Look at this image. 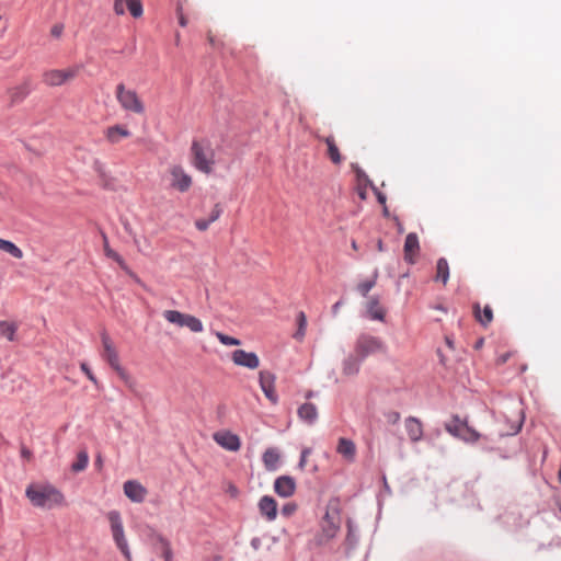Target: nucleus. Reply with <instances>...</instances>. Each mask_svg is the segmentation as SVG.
Masks as SVG:
<instances>
[{
    "label": "nucleus",
    "instance_id": "obj_52",
    "mask_svg": "<svg viewBox=\"0 0 561 561\" xmlns=\"http://www.w3.org/2000/svg\"><path fill=\"white\" fill-rule=\"evenodd\" d=\"M377 249H378V251H380V252H381V251H383V244H382V241H381V240H378V242H377Z\"/></svg>",
    "mask_w": 561,
    "mask_h": 561
},
{
    "label": "nucleus",
    "instance_id": "obj_3",
    "mask_svg": "<svg viewBox=\"0 0 561 561\" xmlns=\"http://www.w3.org/2000/svg\"><path fill=\"white\" fill-rule=\"evenodd\" d=\"M192 164L201 172L209 174L215 164V151L206 140H194L191 147Z\"/></svg>",
    "mask_w": 561,
    "mask_h": 561
},
{
    "label": "nucleus",
    "instance_id": "obj_45",
    "mask_svg": "<svg viewBox=\"0 0 561 561\" xmlns=\"http://www.w3.org/2000/svg\"><path fill=\"white\" fill-rule=\"evenodd\" d=\"M81 369L84 371V374L87 375V377L93 381L94 383H96V379L94 377V375L92 374V371L90 370V368L88 367L87 364L82 363L81 364Z\"/></svg>",
    "mask_w": 561,
    "mask_h": 561
},
{
    "label": "nucleus",
    "instance_id": "obj_18",
    "mask_svg": "<svg viewBox=\"0 0 561 561\" xmlns=\"http://www.w3.org/2000/svg\"><path fill=\"white\" fill-rule=\"evenodd\" d=\"M70 78L69 70H47L43 73V82L48 87H59Z\"/></svg>",
    "mask_w": 561,
    "mask_h": 561
},
{
    "label": "nucleus",
    "instance_id": "obj_50",
    "mask_svg": "<svg viewBox=\"0 0 561 561\" xmlns=\"http://www.w3.org/2000/svg\"><path fill=\"white\" fill-rule=\"evenodd\" d=\"M399 420H400V413H398V412H392L388 416V421L393 424H396Z\"/></svg>",
    "mask_w": 561,
    "mask_h": 561
},
{
    "label": "nucleus",
    "instance_id": "obj_20",
    "mask_svg": "<svg viewBox=\"0 0 561 561\" xmlns=\"http://www.w3.org/2000/svg\"><path fill=\"white\" fill-rule=\"evenodd\" d=\"M298 417L308 425H313L318 420V409L316 404L306 402L297 410Z\"/></svg>",
    "mask_w": 561,
    "mask_h": 561
},
{
    "label": "nucleus",
    "instance_id": "obj_5",
    "mask_svg": "<svg viewBox=\"0 0 561 561\" xmlns=\"http://www.w3.org/2000/svg\"><path fill=\"white\" fill-rule=\"evenodd\" d=\"M107 519L111 526V533L117 549L125 557L126 561H131V553L124 533V526L121 514L117 511L107 513Z\"/></svg>",
    "mask_w": 561,
    "mask_h": 561
},
{
    "label": "nucleus",
    "instance_id": "obj_51",
    "mask_svg": "<svg viewBox=\"0 0 561 561\" xmlns=\"http://www.w3.org/2000/svg\"><path fill=\"white\" fill-rule=\"evenodd\" d=\"M445 341L448 347L454 348V342L450 337L446 336Z\"/></svg>",
    "mask_w": 561,
    "mask_h": 561
},
{
    "label": "nucleus",
    "instance_id": "obj_49",
    "mask_svg": "<svg viewBox=\"0 0 561 561\" xmlns=\"http://www.w3.org/2000/svg\"><path fill=\"white\" fill-rule=\"evenodd\" d=\"M21 456H22L23 458H25V459L30 460V459L32 458V451H31L28 448H26V447H24V446H23V447L21 448Z\"/></svg>",
    "mask_w": 561,
    "mask_h": 561
},
{
    "label": "nucleus",
    "instance_id": "obj_1",
    "mask_svg": "<svg viewBox=\"0 0 561 561\" xmlns=\"http://www.w3.org/2000/svg\"><path fill=\"white\" fill-rule=\"evenodd\" d=\"M25 496L36 508L54 510L66 505L65 495L53 484L33 482L25 490Z\"/></svg>",
    "mask_w": 561,
    "mask_h": 561
},
{
    "label": "nucleus",
    "instance_id": "obj_40",
    "mask_svg": "<svg viewBox=\"0 0 561 561\" xmlns=\"http://www.w3.org/2000/svg\"><path fill=\"white\" fill-rule=\"evenodd\" d=\"M297 510H298V506L296 503L288 502L285 505H283V507L280 508V513L285 517H290L291 515H294L296 513Z\"/></svg>",
    "mask_w": 561,
    "mask_h": 561
},
{
    "label": "nucleus",
    "instance_id": "obj_57",
    "mask_svg": "<svg viewBox=\"0 0 561 561\" xmlns=\"http://www.w3.org/2000/svg\"><path fill=\"white\" fill-rule=\"evenodd\" d=\"M339 306H340V302H336V304L333 306L334 310L339 309Z\"/></svg>",
    "mask_w": 561,
    "mask_h": 561
},
{
    "label": "nucleus",
    "instance_id": "obj_37",
    "mask_svg": "<svg viewBox=\"0 0 561 561\" xmlns=\"http://www.w3.org/2000/svg\"><path fill=\"white\" fill-rule=\"evenodd\" d=\"M158 543L160 546V549L162 551V556L165 561L172 560V549L169 540H167L164 537L159 536L158 537Z\"/></svg>",
    "mask_w": 561,
    "mask_h": 561
},
{
    "label": "nucleus",
    "instance_id": "obj_48",
    "mask_svg": "<svg viewBox=\"0 0 561 561\" xmlns=\"http://www.w3.org/2000/svg\"><path fill=\"white\" fill-rule=\"evenodd\" d=\"M310 450L309 449H305L302 450L301 453V457H300V462H299V466L301 468H304L306 466V462H307V457L309 455Z\"/></svg>",
    "mask_w": 561,
    "mask_h": 561
},
{
    "label": "nucleus",
    "instance_id": "obj_28",
    "mask_svg": "<svg viewBox=\"0 0 561 561\" xmlns=\"http://www.w3.org/2000/svg\"><path fill=\"white\" fill-rule=\"evenodd\" d=\"M279 461V454L275 448H268L263 454V462L266 469L275 470Z\"/></svg>",
    "mask_w": 561,
    "mask_h": 561
},
{
    "label": "nucleus",
    "instance_id": "obj_44",
    "mask_svg": "<svg viewBox=\"0 0 561 561\" xmlns=\"http://www.w3.org/2000/svg\"><path fill=\"white\" fill-rule=\"evenodd\" d=\"M221 211H222V210H221L220 206H219L218 204H217V205H215V207H214V209L211 210V214H210V216H209V218H208V219H209V221H210V222L216 221V220L220 217Z\"/></svg>",
    "mask_w": 561,
    "mask_h": 561
},
{
    "label": "nucleus",
    "instance_id": "obj_9",
    "mask_svg": "<svg viewBox=\"0 0 561 561\" xmlns=\"http://www.w3.org/2000/svg\"><path fill=\"white\" fill-rule=\"evenodd\" d=\"M102 346H103V358L108 363V365L121 376L125 377L126 371L122 368L119 364L118 353L116 347L107 334H102Z\"/></svg>",
    "mask_w": 561,
    "mask_h": 561
},
{
    "label": "nucleus",
    "instance_id": "obj_23",
    "mask_svg": "<svg viewBox=\"0 0 561 561\" xmlns=\"http://www.w3.org/2000/svg\"><path fill=\"white\" fill-rule=\"evenodd\" d=\"M8 93L10 95V105L13 106L27 98L30 94V82L26 80L23 83L11 88Z\"/></svg>",
    "mask_w": 561,
    "mask_h": 561
},
{
    "label": "nucleus",
    "instance_id": "obj_27",
    "mask_svg": "<svg viewBox=\"0 0 561 561\" xmlns=\"http://www.w3.org/2000/svg\"><path fill=\"white\" fill-rule=\"evenodd\" d=\"M103 242H104V247H103L104 248V254L107 257H110V259L114 260L115 262H117L123 270H125L128 273H130L129 270H128V266L126 265V263L124 261V259L116 251H114L110 247L108 241H107V237L105 234H103Z\"/></svg>",
    "mask_w": 561,
    "mask_h": 561
},
{
    "label": "nucleus",
    "instance_id": "obj_22",
    "mask_svg": "<svg viewBox=\"0 0 561 561\" xmlns=\"http://www.w3.org/2000/svg\"><path fill=\"white\" fill-rule=\"evenodd\" d=\"M363 359L354 354L348 355L342 363V373L344 376H355L359 373L360 364Z\"/></svg>",
    "mask_w": 561,
    "mask_h": 561
},
{
    "label": "nucleus",
    "instance_id": "obj_26",
    "mask_svg": "<svg viewBox=\"0 0 561 561\" xmlns=\"http://www.w3.org/2000/svg\"><path fill=\"white\" fill-rule=\"evenodd\" d=\"M436 282H442L443 285H446L449 279V265L445 257L438 259L436 263V274L435 278Z\"/></svg>",
    "mask_w": 561,
    "mask_h": 561
},
{
    "label": "nucleus",
    "instance_id": "obj_14",
    "mask_svg": "<svg viewBox=\"0 0 561 561\" xmlns=\"http://www.w3.org/2000/svg\"><path fill=\"white\" fill-rule=\"evenodd\" d=\"M259 512L267 522H274L277 517V502L270 495H264L257 503Z\"/></svg>",
    "mask_w": 561,
    "mask_h": 561
},
{
    "label": "nucleus",
    "instance_id": "obj_54",
    "mask_svg": "<svg viewBox=\"0 0 561 561\" xmlns=\"http://www.w3.org/2000/svg\"><path fill=\"white\" fill-rule=\"evenodd\" d=\"M313 397V392L311 390H309L307 393H306V399H310Z\"/></svg>",
    "mask_w": 561,
    "mask_h": 561
},
{
    "label": "nucleus",
    "instance_id": "obj_34",
    "mask_svg": "<svg viewBox=\"0 0 561 561\" xmlns=\"http://www.w3.org/2000/svg\"><path fill=\"white\" fill-rule=\"evenodd\" d=\"M298 321V330L294 334V337L298 341H301L306 334V328H307V317L305 312L300 311L297 316Z\"/></svg>",
    "mask_w": 561,
    "mask_h": 561
},
{
    "label": "nucleus",
    "instance_id": "obj_12",
    "mask_svg": "<svg viewBox=\"0 0 561 561\" xmlns=\"http://www.w3.org/2000/svg\"><path fill=\"white\" fill-rule=\"evenodd\" d=\"M213 438L219 446L229 451H238L241 447L239 436L229 431L216 432Z\"/></svg>",
    "mask_w": 561,
    "mask_h": 561
},
{
    "label": "nucleus",
    "instance_id": "obj_47",
    "mask_svg": "<svg viewBox=\"0 0 561 561\" xmlns=\"http://www.w3.org/2000/svg\"><path fill=\"white\" fill-rule=\"evenodd\" d=\"M227 492L232 496L237 497L239 494L238 488L233 483H229L227 488Z\"/></svg>",
    "mask_w": 561,
    "mask_h": 561
},
{
    "label": "nucleus",
    "instance_id": "obj_21",
    "mask_svg": "<svg viewBox=\"0 0 561 561\" xmlns=\"http://www.w3.org/2000/svg\"><path fill=\"white\" fill-rule=\"evenodd\" d=\"M368 316L373 320L383 321L386 316L385 308L380 305L379 297L371 296L366 302Z\"/></svg>",
    "mask_w": 561,
    "mask_h": 561
},
{
    "label": "nucleus",
    "instance_id": "obj_35",
    "mask_svg": "<svg viewBox=\"0 0 561 561\" xmlns=\"http://www.w3.org/2000/svg\"><path fill=\"white\" fill-rule=\"evenodd\" d=\"M126 9L134 18H140L142 15V4L140 0H125Z\"/></svg>",
    "mask_w": 561,
    "mask_h": 561
},
{
    "label": "nucleus",
    "instance_id": "obj_41",
    "mask_svg": "<svg viewBox=\"0 0 561 561\" xmlns=\"http://www.w3.org/2000/svg\"><path fill=\"white\" fill-rule=\"evenodd\" d=\"M65 30V25L62 23H57L55 24L51 30H50V34L51 36L58 38L61 36L62 32Z\"/></svg>",
    "mask_w": 561,
    "mask_h": 561
},
{
    "label": "nucleus",
    "instance_id": "obj_33",
    "mask_svg": "<svg viewBox=\"0 0 561 561\" xmlns=\"http://www.w3.org/2000/svg\"><path fill=\"white\" fill-rule=\"evenodd\" d=\"M474 313H476V318L477 320L482 324V325H488L489 323H491V321L493 320V311L491 309L490 306H485L484 309H483V313L481 314L480 313V308L479 306L477 305L474 307Z\"/></svg>",
    "mask_w": 561,
    "mask_h": 561
},
{
    "label": "nucleus",
    "instance_id": "obj_38",
    "mask_svg": "<svg viewBox=\"0 0 561 561\" xmlns=\"http://www.w3.org/2000/svg\"><path fill=\"white\" fill-rule=\"evenodd\" d=\"M459 438L468 443H476L480 438V434L467 424Z\"/></svg>",
    "mask_w": 561,
    "mask_h": 561
},
{
    "label": "nucleus",
    "instance_id": "obj_11",
    "mask_svg": "<svg viewBox=\"0 0 561 561\" xmlns=\"http://www.w3.org/2000/svg\"><path fill=\"white\" fill-rule=\"evenodd\" d=\"M231 360L234 365L249 369H256L260 366L259 356L253 352H245L244 350L233 351L231 353Z\"/></svg>",
    "mask_w": 561,
    "mask_h": 561
},
{
    "label": "nucleus",
    "instance_id": "obj_56",
    "mask_svg": "<svg viewBox=\"0 0 561 561\" xmlns=\"http://www.w3.org/2000/svg\"><path fill=\"white\" fill-rule=\"evenodd\" d=\"M352 248H353L354 250H357V243H356V241H355V240H353V241H352Z\"/></svg>",
    "mask_w": 561,
    "mask_h": 561
},
{
    "label": "nucleus",
    "instance_id": "obj_17",
    "mask_svg": "<svg viewBox=\"0 0 561 561\" xmlns=\"http://www.w3.org/2000/svg\"><path fill=\"white\" fill-rule=\"evenodd\" d=\"M274 491L282 497H289L296 491V482L289 476L278 477L274 482Z\"/></svg>",
    "mask_w": 561,
    "mask_h": 561
},
{
    "label": "nucleus",
    "instance_id": "obj_19",
    "mask_svg": "<svg viewBox=\"0 0 561 561\" xmlns=\"http://www.w3.org/2000/svg\"><path fill=\"white\" fill-rule=\"evenodd\" d=\"M404 428L411 442L417 443L422 439L424 431L423 424L419 419L414 416L407 417L404 420Z\"/></svg>",
    "mask_w": 561,
    "mask_h": 561
},
{
    "label": "nucleus",
    "instance_id": "obj_24",
    "mask_svg": "<svg viewBox=\"0 0 561 561\" xmlns=\"http://www.w3.org/2000/svg\"><path fill=\"white\" fill-rule=\"evenodd\" d=\"M327 145V156L330 161L334 164H341L343 161V157L340 152V149L335 142L333 136L322 137L320 138Z\"/></svg>",
    "mask_w": 561,
    "mask_h": 561
},
{
    "label": "nucleus",
    "instance_id": "obj_32",
    "mask_svg": "<svg viewBox=\"0 0 561 561\" xmlns=\"http://www.w3.org/2000/svg\"><path fill=\"white\" fill-rule=\"evenodd\" d=\"M15 332H16L15 323L0 320V335L4 336L9 341H14Z\"/></svg>",
    "mask_w": 561,
    "mask_h": 561
},
{
    "label": "nucleus",
    "instance_id": "obj_8",
    "mask_svg": "<svg viewBox=\"0 0 561 561\" xmlns=\"http://www.w3.org/2000/svg\"><path fill=\"white\" fill-rule=\"evenodd\" d=\"M169 175L170 187L178 192L185 193L193 184L192 176L179 164L169 168Z\"/></svg>",
    "mask_w": 561,
    "mask_h": 561
},
{
    "label": "nucleus",
    "instance_id": "obj_39",
    "mask_svg": "<svg viewBox=\"0 0 561 561\" xmlns=\"http://www.w3.org/2000/svg\"><path fill=\"white\" fill-rule=\"evenodd\" d=\"M216 337L219 340V342L224 345H228V346H232V345H240L241 344V341L233 337V336H230V335H227V334H224L221 332H217L216 333Z\"/></svg>",
    "mask_w": 561,
    "mask_h": 561
},
{
    "label": "nucleus",
    "instance_id": "obj_15",
    "mask_svg": "<svg viewBox=\"0 0 561 561\" xmlns=\"http://www.w3.org/2000/svg\"><path fill=\"white\" fill-rule=\"evenodd\" d=\"M404 260L409 264H414L416 262V257L420 253V243L417 234L411 232L407 236L403 247Z\"/></svg>",
    "mask_w": 561,
    "mask_h": 561
},
{
    "label": "nucleus",
    "instance_id": "obj_6",
    "mask_svg": "<svg viewBox=\"0 0 561 561\" xmlns=\"http://www.w3.org/2000/svg\"><path fill=\"white\" fill-rule=\"evenodd\" d=\"M386 351L387 347L379 337L368 334L359 335L354 346V352L363 360L369 355L385 353Z\"/></svg>",
    "mask_w": 561,
    "mask_h": 561
},
{
    "label": "nucleus",
    "instance_id": "obj_36",
    "mask_svg": "<svg viewBox=\"0 0 561 561\" xmlns=\"http://www.w3.org/2000/svg\"><path fill=\"white\" fill-rule=\"evenodd\" d=\"M89 456L85 450H81L77 455V461L72 463V471H82L87 468Z\"/></svg>",
    "mask_w": 561,
    "mask_h": 561
},
{
    "label": "nucleus",
    "instance_id": "obj_16",
    "mask_svg": "<svg viewBox=\"0 0 561 561\" xmlns=\"http://www.w3.org/2000/svg\"><path fill=\"white\" fill-rule=\"evenodd\" d=\"M336 453L346 461L354 462L357 454L355 443L346 437H340L336 445Z\"/></svg>",
    "mask_w": 561,
    "mask_h": 561
},
{
    "label": "nucleus",
    "instance_id": "obj_10",
    "mask_svg": "<svg viewBox=\"0 0 561 561\" xmlns=\"http://www.w3.org/2000/svg\"><path fill=\"white\" fill-rule=\"evenodd\" d=\"M276 376L268 370H261L259 373V383L265 397L273 403L278 402V396L275 389Z\"/></svg>",
    "mask_w": 561,
    "mask_h": 561
},
{
    "label": "nucleus",
    "instance_id": "obj_2",
    "mask_svg": "<svg viewBox=\"0 0 561 561\" xmlns=\"http://www.w3.org/2000/svg\"><path fill=\"white\" fill-rule=\"evenodd\" d=\"M340 530V503L331 500L328 503L325 515L321 523V531L317 536V543L322 546L333 539Z\"/></svg>",
    "mask_w": 561,
    "mask_h": 561
},
{
    "label": "nucleus",
    "instance_id": "obj_29",
    "mask_svg": "<svg viewBox=\"0 0 561 561\" xmlns=\"http://www.w3.org/2000/svg\"><path fill=\"white\" fill-rule=\"evenodd\" d=\"M466 425V422L461 421L458 416H455L450 422L446 424L445 428L448 433L459 438Z\"/></svg>",
    "mask_w": 561,
    "mask_h": 561
},
{
    "label": "nucleus",
    "instance_id": "obj_43",
    "mask_svg": "<svg viewBox=\"0 0 561 561\" xmlns=\"http://www.w3.org/2000/svg\"><path fill=\"white\" fill-rule=\"evenodd\" d=\"M211 222L209 221V219H197L195 221V227L199 230V231H205L208 229L209 225Z\"/></svg>",
    "mask_w": 561,
    "mask_h": 561
},
{
    "label": "nucleus",
    "instance_id": "obj_53",
    "mask_svg": "<svg viewBox=\"0 0 561 561\" xmlns=\"http://www.w3.org/2000/svg\"><path fill=\"white\" fill-rule=\"evenodd\" d=\"M378 199H379V202H380L381 204H385V202H386V197H385V196H382V195H380V194L378 195Z\"/></svg>",
    "mask_w": 561,
    "mask_h": 561
},
{
    "label": "nucleus",
    "instance_id": "obj_55",
    "mask_svg": "<svg viewBox=\"0 0 561 561\" xmlns=\"http://www.w3.org/2000/svg\"><path fill=\"white\" fill-rule=\"evenodd\" d=\"M96 466L98 467L102 466V458H101V456H99L98 459H96Z\"/></svg>",
    "mask_w": 561,
    "mask_h": 561
},
{
    "label": "nucleus",
    "instance_id": "obj_46",
    "mask_svg": "<svg viewBox=\"0 0 561 561\" xmlns=\"http://www.w3.org/2000/svg\"><path fill=\"white\" fill-rule=\"evenodd\" d=\"M176 11H178V15H179V23H180V25L183 26V27L186 26L187 21H186L185 16L182 13V7L180 4L178 5Z\"/></svg>",
    "mask_w": 561,
    "mask_h": 561
},
{
    "label": "nucleus",
    "instance_id": "obj_31",
    "mask_svg": "<svg viewBox=\"0 0 561 561\" xmlns=\"http://www.w3.org/2000/svg\"><path fill=\"white\" fill-rule=\"evenodd\" d=\"M378 272L376 271L374 275L369 279H365L357 284L356 290L363 296L366 297L368 293L375 287L377 283Z\"/></svg>",
    "mask_w": 561,
    "mask_h": 561
},
{
    "label": "nucleus",
    "instance_id": "obj_25",
    "mask_svg": "<svg viewBox=\"0 0 561 561\" xmlns=\"http://www.w3.org/2000/svg\"><path fill=\"white\" fill-rule=\"evenodd\" d=\"M105 137L111 144H117L122 139L130 137V131L124 126L114 125L106 129Z\"/></svg>",
    "mask_w": 561,
    "mask_h": 561
},
{
    "label": "nucleus",
    "instance_id": "obj_30",
    "mask_svg": "<svg viewBox=\"0 0 561 561\" xmlns=\"http://www.w3.org/2000/svg\"><path fill=\"white\" fill-rule=\"evenodd\" d=\"M0 251H3L15 259H22L23 252L13 242L0 238Z\"/></svg>",
    "mask_w": 561,
    "mask_h": 561
},
{
    "label": "nucleus",
    "instance_id": "obj_13",
    "mask_svg": "<svg viewBox=\"0 0 561 561\" xmlns=\"http://www.w3.org/2000/svg\"><path fill=\"white\" fill-rule=\"evenodd\" d=\"M124 494L135 503H142L148 494L147 489L136 480H128L124 483Z\"/></svg>",
    "mask_w": 561,
    "mask_h": 561
},
{
    "label": "nucleus",
    "instance_id": "obj_4",
    "mask_svg": "<svg viewBox=\"0 0 561 561\" xmlns=\"http://www.w3.org/2000/svg\"><path fill=\"white\" fill-rule=\"evenodd\" d=\"M115 96L124 111L131 112L137 115L145 113V105L137 92L127 89L124 83H118L115 89Z\"/></svg>",
    "mask_w": 561,
    "mask_h": 561
},
{
    "label": "nucleus",
    "instance_id": "obj_7",
    "mask_svg": "<svg viewBox=\"0 0 561 561\" xmlns=\"http://www.w3.org/2000/svg\"><path fill=\"white\" fill-rule=\"evenodd\" d=\"M162 316L169 323L179 328H187L194 333H199L204 329L202 321L190 313H183L178 310H164Z\"/></svg>",
    "mask_w": 561,
    "mask_h": 561
},
{
    "label": "nucleus",
    "instance_id": "obj_42",
    "mask_svg": "<svg viewBox=\"0 0 561 561\" xmlns=\"http://www.w3.org/2000/svg\"><path fill=\"white\" fill-rule=\"evenodd\" d=\"M114 11L116 14H124L126 11V3L125 0H115L114 2Z\"/></svg>",
    "mask_w": 561,
    "mask_h": 561
}]
</instances>
